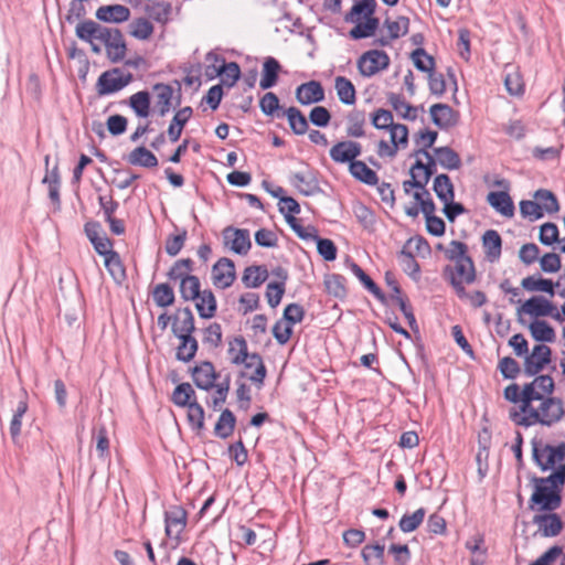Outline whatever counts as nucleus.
<instances>
[{"label": "nucleus", "instance_id": "f257e3e1", "mask_svg": "<svg viewBox=\"0 0 565 565\" xmlns=\"http://www.w3.org/2000/svg\"><path fill=\"white\" fill-rule=\"evenodd\" d=\"M540 402L537 407L530 404V408L522 412V405L519 409L510 411V419L518 426L530 427L535 424L552 426L558 423L565 414L564 403L559 397H546L536 399Z\"/></svg>", "mask_w": 565, "mask_h": 565}, {"label": "nucleus", "instance_id": "f03ea898", "mask_svg": "<svg viewBox=\"0 0 565 565\" xmlns=\"http://www.w3.org/2000/svg\"><path fill=\"white\" fill-rule=\"evenodd\" d=\"M544 478H533L534 491L531 495V504L537 505L540 511H554L561 507L562 497L561 489L554 488L550 482H542ZM531 509H534L531 505Z\"/></svg>", "mask_w": 565, "mask_h": 565}, {"label": "nucleus", "instance_id": "7ed1b4c3", "mask_svg": "<svg viewBox=\"0 0 565 565\" xmlns=\"http://www.w3.org/2000/svg\"><path fill=\"white\" fill-rule=\"evenodd\" d=\"M555 388L554 380L550 375H539L531 383L523 386L522 412L530 408L535 399L552 397Z\"/></svg>", "mask_w": 565, "mask_h": 565}, {"label": "nucleus", "instance_id": "20e7f679", "mask_svg": "<svg viewBox=\"0 0 565 565\" xmlns=\"http://www.w3.org/2000/svg\"><path fill=\"white\" fill-rule=\"evenodd\" d=\"M132 81L130 73H125L120 68H114L104 72L97 81L96 87L98 95H109L126 87Z\"/></svg>", "mask_w": 565, "mask_h": 565}, {"label": "nucleus", "instance_id": "39448f33", "mask_svg": "<svg viewBox=\"0 0 565 565\" xmlns=\"http://www.w3.org/2000/svg\"><path fill=\"white\" fill-rule=\"evenodd\" d=\"M356 65L362 76L371 77L388 67L390 57L384 51L370 50L359 57Z\"/></svg>", "mask_w": 565, "mask_h": 565}, {"label": "nucleus", "instance_id": "423d86ee", "mask_svg": "<svg viewBox=\"0 0 565 565\" xmlns=\"http://www.w3.org/2000/svg\"><path fill=\"white\" fill-rule=\"evenodd\" d=\"M225 247L238 255H246L252 247L249 231L227 226L222 232Z\"/></svg>", "mask_w": 565, "mask_h": 565}, {"label": "nucleus", "instance_id": "0eeeda50", "mask_svg": "<svg viewBox=\"0 0 565 565\" xmlns=\"http://www.w3.org/2000/svg\"><path fill=\"white\" fill-rule=\"evenodd\" d=\"M105 25L98 22L87 19L79 21L75 26L76 36L90 45V50L95 54H100L102 49L98 43V38L103 34Z\"/></svg>", "mask_w": 565, "mask_h": 565}, {"label": "nucleus", "instance_id": "6e6552de", "mask_svg": "<svg viewBox=\"0 0 565 565\" xmlns=\"http://www.w3.org/2000/svg\"><path fill=\"white\" fill-rule=\"evenodd\" d=\"M551 349L545 344H536L530 354H525L524 373L527 376L539 374L551 362Z\"/></svg>", "mask_w": 565, "mask_h": 565}, {"label": "nucleus", "instance_id": "1a4fd4ad", "mask_svg": "<svg viewBox=\"0 0 565 565\" xmlns=\"http://www.w3.org/2000/svg\"><path fill=\"white\" fill-rule=\"evenodd\" d=\"M235 350H238V353L232 358V363L244 364L246 369H255L259 365H264L262 356L258 353L249 354L247 352V342L243 337H237L230 342L228 353L233 354Z\"/></svg>", "mask_w": 565, "mask_h": 565}, {"label": "nucleus", "instance_id": "9d476101", "mask_svg": "<svg viewBox=\"0 0 565 565\" xmlns=\"http://www.w3.org/2000/svg\"><path fill=\"white\" fill-rule=\"evenodd\" d=\"M235 277V265L230 258L222 257L212 267V281L217 288L231 287Z\"/></svg>", "mask_w": 565, "mask_h": 565}, {"label": "nucleus", "instance_id": "9b49d317", "mask_svg": "<svg viewBox=\"0 0 565 565\" xmlns=\"http://www.w3.org/2000/svg\"><path fill=\"white\" fill-rule=\"evenodd\" d=\"M362 152L359 142L352 140L339 141L333 145L329 151L330 158L337 163H351L355 161Z\"/></svg>", "mask_w": 565, "mask_h": 565}, {"label": "nucleus", "instance_id": "f8f14e48", "mask_svg": "<svg viewBox=\"0 0 565 565\" xmlns=\"http://www.w3.org/2000/svg\"><path fill=\"white\" fill-rule=\"evenodd\" d=\"M383 26L387 29L388 35L375 39L374 45L387 46L393 40L405 35L409 29V19L407 17H398L395 21L386 19Z\"/></svg>", "mask_w": 565, "mask_h": 565}, {"label": "nucleus", "instance_id": "ddd939ff", "mask_svg": "<svg viewBox=\"0 0 565 565\" xmlns=\"http://www.w3.org/2000/svg\"><path fill=\"white\" fill-rule=\"evenodd\" d=\"M533 523L537 526V532L544 537L556 536L563 530V521L556 513L535 514Z\"/></svg>", "mask_w": 565, "mask_h": 565}, {"label": "nucleus", "instance_id": "4468645a", "mask_svg": "<svg viewBox=\"0 0 565 565\" xmlns=\"http://www.w3.org/2000/svg\"><path fill=\"white\" fill-rule=\"evenodd\" d=\"M192 377L199 388L210 391L215 386L218 374L212 362L203 361L193 367Z\"/></svg>", "mask_w": 565, "mask_h": 565}, {"label": "nucleus", "instance_id": "2eb2a0df", "mask_svg": "<svg viewBox=\"0 0 565 565\" xmlns=\"http://www.w3.org/2000/svg\"><path fill=\"white\" fill-rule=\"evenodd\" d=\"M296 99L301 105L320 103L324 99V89L317 81L303 83L296 89Z\"/></svg>", "mask_w": 565, "mask_h": 565}, {"label": "nucleus", "instance_id": "dca6fc26", "mask_svg": "<svg viewBox=\"0 0 565 565\" xmlns=\"http://www.w3.org/2000/svg\"><path fill=\"white\" fill-rule=\"evenodd\" d=\"M429 114L434 125L440 129L454 127L458 121V114L447 104L430 106Z\"/></svg>", "mask_w": 565, "mask_h": 565}, {"label": "nucleus", "instance_id": "f3484780", "mask_svg": "<svg viewBox=\"0 0 565 565\" xmlns=\"http://www.w3.org/2000/svg\"><path fill=\"white\" fill-rule=\"evenodd\" d=\"M95 17L106 23H121L130 18V9L124 4H109L99 7Z\"/></svg>", "mask_w": 565, "mask_h": 565}, {"label": "nucleus", "instance_id": "a211bd4d", "mask_svg": "<svg viewBox=\"0 0 565 565\" xmlns=\"http://www.w3.org/2000/svg\"><path fill=\"white\" fill-rule=\"evenodd\" d=\"M171 329L175 337L193 334L195 331L194 316L189 307L177 309Z\"/></svg>", "mask_w": 565, "mask_h": 565}, {"label": "nucleus", "instance_id": "6ab92c4d", "mask_svg": "<svg viewBox=\"0 0 565 565\" xmlns=\"http://www.w3.org/2000/svg\"><path fill=\"white\" fill-rule=\"evenodd\" d=\"M553 310V302L542 296H534L527 299L519 309L518 313L529 315L531 317H546Z\"/></svg>", "mask_w": 565, "mask_h": 565}, {"label": "nucleus", "instance_id": "aec40b11", "mask_svg": "<svg viewBox=\"0 0 565 565\" xmlns=\"http://www.w3.org/2000/svg\"><path fill=\"white\" fill-rule=\"evenodd\" d=\"M445 271L450 274V280H456L458 282L471 284L476 278V270L473 262L470 258H463L458 263H455V267L451 268L447 266Z\"/></svg>", "mask_w": 565, "mask_h": 565}, {"label": "nucleus", "instance_id": "412c9836", "mask_svg": "<svg viewBox=\"0 0 565 565\" xmlns=\"http://www.w3.org/2000/svg\"><path fill=\"white\" fill-rule=\"evenodd\" d=\"M291 182L303 195L312 196L321 192L317 178L310 171L294 173Z\"/></svg>", "mask_w": 565, "mask_h": 565}, {"label": "nucleus", "instance_id": "4be33fe9", "mask_svg": "<svg viewBox=\"0 0 565 565\" xmlns=\"http://www.w3.org/2000/svg\"><path fill=\"white\" fill-rule=\"evenodd\" d=\"M186 524V512L181 508L166 512V533L170 537L178 539Z\"/></svg>", "mask_w": 565, "mask_h": 565}, {"label": "nucleus", "instance_id": "5701e85b", "mask_svg": "<svg viewBox=\"0 0 565 565\" xmlns=\"http://www.w3.org/2000/svg\"><path fill=\"white\" fill-rule=\"evenodd\" d=\"M546 445L536 439L532 440L533 460L543 471L552 469L557 462L553 451L546 450Z\"/></svg>", "mask_w": 565, "mask_h": 565}, {"label": "nucleus", "instance_id": "b1692460", "mask_svg": "<svg viewBox=\"0 0 565 565\" xmlns=\"http://www.w3.org/2000/svg\"><path fill=\"white\" fill-rule=\"evenodd\" d=\"M281 70L279 62L275 57H266L263 64L262 78L259 86L262 89H268L276 85Z\"/></svg>", "mask_w": 565, "mask_h": 565}, {"label": "nucleus", "instance_id": "393cba45", "mask_svg": "<svg viewBox=\"0 0 565 565\" xmlns=\"http://www.w3.org/2000/svg\"><path fill=\"white\" fill-rule=\"evenodd\" d=\"M488 203L503 216L511 217L514 214V205L510 195L504 191L490 192Z\"/></svg>", "mask_w": 565, "mask_h": 565}, {"label": "nucleus", "instance_id": "a878e982", "mask_svg": "<svg viewBox=\"0 0 565 565\" xmlns=\"http://www.w3.org/2000/svg\"><path fill=\"white\" fill-rule=\"evenodd\" d=\"M195 308L199 316L203 319H211L216 312V299L210 289L201 291L200 296L194 299Z\"/></svg>", "mask_w": 565, "mask_h": 565}, {"label": "nucleus", "instance_id": "bb28decb", "mask_svg": "<svg viewBox=\"0 0 565 565\" xmlns=\"http://www.w3.org/2000/svg\"><path fill=\"white\" fill-rule=\"evenodd\" d=\"M177 338L179 339V344L175 352L177 360L182 362L192 361L198 352V340L193 337V334H184Z\"/></svg>", "mask_w": 565, "mask_h": 565}, {"label": "nucleus", "instance_id": "cd10ccee", "mask_svg": "<svg viewBox=\"0 0 565 565\" xmlns=\"http://www.w3.org/2000/svg\"><path fill=\"white\" fill-rule=\"evenodd\" d=\"M210 68L211 67H207L206 73L211 76L213 74L220 75L222 78V83L227 87L234 86L241 76L239 66L235 62L225 63L223 60L222 65L220 67L213 66L212 73H210Z\"/></svg>", "mask_w": 565, "mask_h": 565}, {"label": "nucleus", "instance_id": "c85d7f7f", "mask_svg": "<svg viewBox=\"0 0 565 565\" xmlns=\"http://www.w3.org/2000/svg\"><path fill=\"white\" fill-rule=\"evenodd\" d=\"M482 244L487 258L498 260L501 256L502 239L495 230H488L482 236Z\"/></svg>", "mask_w": 565, "mask_h": 565}, {"label": "nucleus", "instance_id": "c756f323", "mask_svg": "<svg viewBox=\"0 0 565 565\" xmlns=\"http://www.w3.org/2000/svg\"><path fill=\"white\" fill-rule=\"evenodd\" d=\"M126 51L127 47L124 35L121 31L116 28L106 47L107 56L113 63H117L124 60Z\"/></svg>", "mask_w": 565, "mask_h": 565}, {"label": "nucleus", "instance_id": "7c9ffc66", "mask_svg": "<svg viewBox=\"0 0 565 565\" xmlns=\"http://www.w3.org/2000/svg\"><path fill=\"white\" fill-rule=\"evenodd\" d=\"M375 8V0H358L345 15V21L358 22L361 21L362 18L369 19V17H374Z\"/></svg>", "mask_w": 565, "mask_h": 565}, {"label": "nucleus", "instance_id": "2f4dec72", "mask_svg": "<svg viewBox=\"0 0 565 565\" xmlns=\"http://www.w3.org/2000/svg\"><path fill=\"white\" fill-rule=\"evenodd\" d=\"M521 286L527 291H543L550 296H554V287L559 286V281L553 284L551 279L542 278L541 276H527L522 279Z\"/></svg>", "mask_w": 565, "mask_h": 565}, {"label": "nucleus", "instance_id": "473e14b6", "mask_svg": "<svg viewBox=\"0 0 565 565\" xmlns=\"http://www.w3.org/2000/svg\"><path fill=\"white\" fill-rule=\"evenodd\" d=\"M334 88L340 102L344 105H353L356 100L355 87L350 79L344 76H337Z\"/></svg>", "mask_w": 565, "mask_h": 565}, {"label": "nucleus", "instance_id": "72a5a7b5", "mask_svg": "<svg viewBox=\"0 0 565 565\" xmlns=\"http://www.w3.org/2000/svg\"><path fill=\"white\" fill-rule=\"evenodd\" d=\"M128 162L143 168H154L158 166L157 157L143 146L135 148L128 154Z\"/></svg>", "mask_w": 565, "mask_h": 565}, {"label": "nucleus", "instance_id": "f704fd0d", "mask_svg": "<svg viewBox=\"0 0 565 565\" xmlns=\"http://www.w3.org/2000/svg\"><path fill=\"white\" fill-rule=\"evenodd\" d=\"M387 99L393 109L404 119L415 120L417 118L418 108L408 104L402 95L391 93Z\"/></svg>", "mask_w": 565, "mask_h": 565}, {"label": "nucleus", "instance_id": "c9c22d12", "mask_svg": "<svg viewBox=\"0 0 565 565\" xmlns=\"http://www.w3.org/2000/svg\"><path fill=\"white\" fill-rule=\"evenodd\" d=\"M235 424H236V418H235V415L233 414V412L227 408L224 409L221 413V415L214 426L215 436H217L218 438H222V439L228 438L230 436H232V434L234 431Z\"/></svg>", "mask_w": 565, "mask_h": 565}, {"label": "nucleus", "instance_id": "e433bc0d", "mask_svg": "<svg viewBox=\"0 0 565 565\" xmlns=\"http://www.w3.org/2000/svg\"><path fill=\"white\" fill-rule=\"evenodd\" d=\"M438 163L447 170H457L461 167L459 154L449 147L434 148Z\"/></svg>", "mask_w": 565, "mask_h": 565}, {"label": "nucleus", "instance_id": "4c0bfd02", "mask_svg": "<svg viewBox=\"0 0 565 565\" xmlns=\"http://www.w3.org/2000/svg\"><path fill=\"white\" fill-rule=\"evenodd\" d=\"M284 115L286 116L290 129L295 135L301 136L308 131V120L297 107L291 106L287 108L284 111Z\"/></svg>", "mask_w": 565, "mask_h": 565}, {"label": "nucleus", "instance_id": "58836bf2", "mask_svg": "<svg viewBox=\"0 0 565 565\" xmlns=\"http://www.w3.org/2000/svg\"><path fill=\"white\" fill-rule=\"evenodd\" d=\"M532 338L537 342H554L555 330L545 320H534L529 326Z\"/></svg>", "mask_w": 565, "mask_h": 565}, {"label": "nucleus", "instance_id": "ea45409f", "mask_svg": "<svg viewBox=\"0 0 565 565\" xmlns=\"http://www.w3.org/2000/svg\"><path fill=\"white\" fill-rule=\"evenodd\" d=\"M433 190L443 203L455 199L454 184L447 174H438L435 178Z\"/></svg>", "mask_w": 565, "mask_h": 565}, {"label": "nucleus", "instance_id": "a19ab883", "mask_svg": "<svg viewBox=\"0 0 565 565\" xmlns=\"http://www.w3.org/2000/svg\"><path fill=\"white\" fill-rule=\"evenodd\" d=\"M349 171L356 180L365 184L374 185L377 183V174L363 161H352L349 166Z\"/></svg>", "mask_w": 565, "mask_h": 565}, {"label": "nucleus", "instance_id": "79ce46f5", "mask_svg": "<svg viewBox=\"0 0 565 565\" xmlns=\"http://www.w3.org/2000/svg\"><path fill=\"white\" fill-rule=\"evenodd\" d=\"M268 278L265 266H249L244 270L242 281L247 288H257Z\"/></svg>", "mask_w": 565, "mask_h": 565}, {"label": "nucleus", "instance_id": "37998d69", "mask_svg": "<svg viewBox=\"0 0 565 565\" xmlns=\"http://www.w3.org/2000/svg\"><path fill=\"white\" fill-rule=\"evenodd\" d=\"M355 25L350 30L349 35L354 39H365L374 35L379 28L380 21L375 17H369L364 22H354Z\"/></svg>", "mask_w": 565, "mask_h": 565}, {"label": "nucleus", "instance_id": "c03bdc74", "mask_svg": "<svg viewBox=\"0 0 565 565\" xmlns=\"http://www.w3.org/2000/svg\"><path fill=\"white\" fill-rule=\"evenodd\" d=\"M146 12L150 19L161 24H166L170 20L172 6L168 1H158L147 6Z\"/></svg>", "mask_w": 565, "mask_h": 565}, {"label": "nucleus", "instance_id": "a18cd8bd", "mask_svg": "<svg viewBox=\"0 0 565 565\" xmlns=\"http://www.w3.org/2000/svg\"><path fill=\"white\" fill-rule=\"evenodd\" d=\"M153 92L156 93V103L159 107V115L164 116L171 106L173 88L170 85L160 83L153 86Z\"/></svg>", "mask_w": 565, "mask_h": 565}, {"label": "nucleus", "instance_id": "49530a36", "mask_svg": "<svg viewBox=\"0 0 565 565\" xmlns=\"http://www.w3.org/2000/svg\"><path fill=\"white\" fill-rule=\"evenodd\" d=\"M348 126H347V135L349 137L360 138L364 136V124H365V113L362 110H352L349 113L348 117Z\"/></svg>", "mask_w": 565, "mask_h": 565}, {"label": "nucleus", "instance_id": "de8ad7c7", "mask_svg": "<svg viewBox=\"0 0 565 565\" xmlns=\"http://www.w3.org/2000/svg\"><path fill=\"white\" fill-rule=\"evenodd\" d=\"M129 106L138 117L146 118L150 114V95L146 90H140L129 97Z\"/></svg>", "mask_w": 565, "mask_h": 565}, {"label": "nucleus", "instance_id": "09e8293b", "mask_svg": "<svg viewBox=\"0 0 565 565\" xmlns=\"http://www.w3.org/2000/svg\"><path fill=\"white\" fill-rule=\"evenodd\" d=\"M351 270L363 286L381 302L385 301V295L371 277L355 263L351 264Z\"/></svg>", "mask_w": 565, "mask_h": 565}, {"label": "nucleus", "instance_id": "8fccbe9b", "mask_svg": "<svg viewBox=\"0 0 565 565\" xmlns=\"http://www.w3.org/2000/svg\"><path fill=\"white\" fill-rule=\"evenodd\" d=\"M536 203L541 205V212L547 214L556 213L559 210L558 201L553 192L540 189L534 193Z\"/></svg>", "mask_w": 565, "mask_h": 565}, {"label": "nucleus", "instance_id": "3c124183", "mask_svg": "<svg viewBox=\"0 0 565 565\" xmlns=\"http://www.w3.org/2000/svg\"><path fill=\"white\" fill-rule=\"evenodd\" d=\"M412 61L414 66L424 73H430L435 70V60L431 55L427 54V52L423 47H418L412 52Z\"/></svg>", "mask_w": 565, "mask_h": 565}, {"label": "nucleus", "instance_id": "603ef678", "mask_svg": "<svg viewBox=\"0 0 565 565\" xmlns=\"http://www.w3.org/2000/svg\"><path fill=\"white\" fill-rule=\"evenodd\" d=\"M180 294L184 300H194L201 294V284L196 276L191 275L180 281Z\"/></svg>", "mask_w": 565, "mask_h": 565}, {"label": "nucleus", "instance_id": "864d4df0", "mask_svg": "<svg viewBox=\"0 0 565 565\" xmlns=\"http://www.w3.org/2000/svg\"><path fill=\"white\" fill-rule=\"evenodd\" d=\"M398 259L404 273L417 280L420 267L413 254L406 250V246L401 250Z\"/></svg>", "mask_w": 565, "mask_h": 565}, {"label": "nucleus", "instance_id": "5fc2aeb1", "mask_svg": "<svg viewBox=\"0 0 565 565\" xmlns=\"http://www.w3.org/2000/svg\"><path fill=\"white\" fill-rule=\"evenodd\" d=\"M130 35L138 40H148L153 33L152 23L146 18L135 19L130 25Z\"/></svg>", "mask_w": 565, "mask_h": 565}, {"label": "nucleus", "instance_id": "6e6d98bb", "mask_svg": "<svg viewBox=\"0 0 565 565\" xmlns=\"http://www.w3.org/2000/svg\"><path fill=\"white\" fill-rule=\"evenodd\" d=\"M195 392L189 383L179 384L172 394V401L178 406L189 407L194 401Z\"/></svg>", "mask_w": 565, "mask_h": 565}, {"label": "nucleus", "instance_id": "4d7b16f0", "mask_svg": "<svg viewBox=\"0 0 565 565\" xmlns=\"http://www.w3.org/2000/svg\"><path fill=\"white\" fill-rule=\"evenodd\" d=\"M324 286L328 294L337 298H343L347 295L345 278L341 275H328L324 279Z\"/></svg>", "mask_w": 565, "mask_h": 565}, {"label": "nucleus", "instance_id": "13d9d810", "mask_svg": "<svg viewBox=\"0 0 565 565\" xmlns=\"http://www.w3.org/2000/svg\"><path fill=\"white\" fill-rule=\"evenodd\" d=\"M152 296L156 305L161 308L171 306L174 302L173 289L168 284L157 285L153 289Z\"/></svg>", "mask_w": 565, "mask_h": 565}, {"label": "nucleus", "instance_id": "bf43d9fd", "mask_svg": "<svg viewBox=\"0 0 565 565\" xmlns=\"http://www.w3.org/2000/svg\"><path fill=\"white\" fill-rule=\"evenodd\" d=\"M425 514V510L420 508L412 514L403 515L399 520V529L405 533L415 531L422 524Z\"/></svg>", "mask_w": 565, "mask_h": 565}, {"label": "nucleus", "instance_id": "052dcab7", "mask_svg": "<svg viewBox=\"0 0 565 565\" xmlns=\"http://www.w3.org/2000/svg\"><path fill=\"white\" fill-rule=\"evenodd\" d=\"M193 262L190 258L179 259L170 268L168 277L171 280H180L190 277L192 271Z\"/></svg>", "mask_w": 565, "mask_h": 565}, {"label": "nucleus", "instance_id": "680f3d73", "mask_svg": "<svg viewBox=\"0 0 565 565\" xmlns=\"http://www.w3.org/2000/svg\"><path fill=\"white\" fill-rule=\"evenodd\" d=\"M504 86L509 94L512 96H521L524 93V83L522 76L515 70L505 74Z\"/></svg>", "mask_w": 565, "mask_h": 565}, {"label": "nucleus", "instance_id": "e2e57ef3", "mask_svg": "<svg viewBox=\"0 0 565 565\" xmlns=\"http://www.w3.org/2000/svg\"><path fill=\"white\" fill-rule=\"evenodd\" d=\"M384 553V545L380 544L365 545L362 550L363 558L370 565H383Z\"/></svg>", "mask_w": 565, "mask_h": 565}, {"label": "nucleus", "instance_id": "0e129e2a", "mask_svg": "<svg viewBox=\"0 0 565 565\" xmlns=\"http://www.w3.org/2000/svg\"><path fill=\"white\" fill-rule=\"evenodd\" d=\"M468 247L465 243L459 241H451L449 246L445 249L446 257L455 263L462 260L463 258H470L468 256Z\"/></svg>", "mask_w": 565, "mask_h": 565}, {"label": "nucleus", "instance_id": "69168bd1", "mask_svg": "<svg viewBox=\"0 0 565 565\" xmlns=\"http://www.w3.org/2000/svg\"><path fill=\"white\" fill-rule=\"evenodd\" d=\"M188 420L193 429L202 430L204 428V409L199 403L193 402L189 405Z\"/></svg>", "mask_w": 565, "mask_h": 565}, {"label": "nucleus", "instance_id": "338daca9", "mask_svg": "<svg viewBox=\"0 0 565 565\" xmlns=\"http://www.w3.org/2000/svg\"><path fill=\"white\" fill-rule=\"evenodd\" d=\"M203 343L217 348L222 343V328L217 322L211 323L203 330Z\"/></svg>", "mask_w": 565, "mask_h": 565}, {"label": "nucleus", "instance_id": "774afa93", "mask_svg": "<svg viewBox=\"0 0 565 565\" xmlns=\"http://www.w3.org/2000/svg\"><path fill=\"white\" fill-rule=\"evenodd\" d=\"M391 142L396 148H405L408 143V129L405 125L394 124L390 127Z\"/></svg>", "mask_w": 565, "mask_h": 565}]
</instances>
